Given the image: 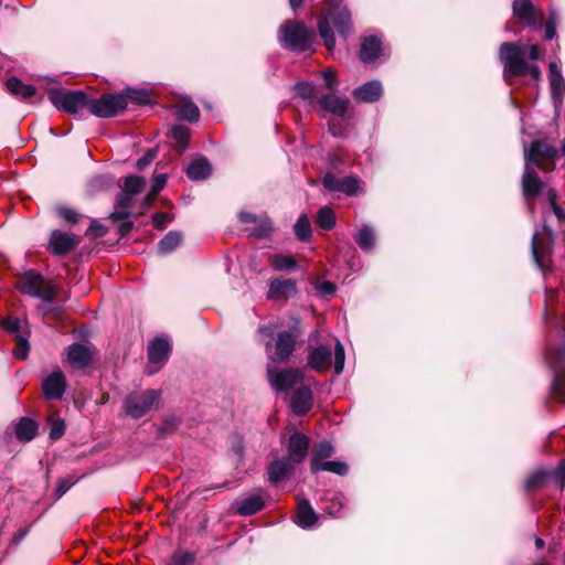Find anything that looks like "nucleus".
<instances>
[{
	"label": "nucleus",
	"instance_id": "nucleus-1",
	"mask_svg": "<svg viewBox=\"0 0 565 565\" xmlns=\"http://www.w3.org/2000/svg\"><path fill=\"white\" fill-rule=\"evenodd\" d=\"M332 25L338 34L347 40L353 33L351 12L342 0H329L328 7L318 18V32L326 47L332 51L335 46V36Z\"/></svg>",
	"mask_w": 565,
	"mask_h": 565
},
{
	"label": "nucleus",
	"instance_id": "nucleus-2",
	"mask_svg": "<svg viewBox=\"0 0 565 565\" xmlns=\"http://www.w3.org/2000/svg\"><path fill=\"white\" fill-rule=\"evenodd\" d=\"M522 49L518 43L504 42L499 50V58L503 64V77L507 84L511 85L518 76L530 75L533 81H539L541 71L539 66L529 64L522 57Z\"/></svg>",
	"mask_w": 565,
	"mask_h": 565
},
{
	"label": "nucleus",
	"instance_id": "nucleus-3",
	"mask_svg": "<svg viewBox=\"0 0 565 565\" xmlns=\"http://www.w3.org/2000/svg\"><path fill=\"white\" fill-rule=\"evenodd\" d=\"M315 36V31L298 20H286L278 30L280 45L297 53L311 50Z\"/></svg>",
	"mask_w": 565,
	"mask_h": 565
},
{
	"label": "nucleus",
	"instance_id": "nucleus-4",
	"mask_svg": "<svg viewBox=\"0 0 565 565\" xmlns=\"http://www.w3.org/2000/svg\"><path fill=\"white\" fill-rule=\"evenodd\" d=\"M524 164L535 169L551 171L559 157L558 150L543 139H534L530 145L523 142Z\"/></svg>",
	"mask_w": 565,
	"mask_h": 565
},
{
	"label": "nucleus",
	"instance_id": "nucleus-5",
	"mask_svg": "<svg viewBox=\"0 0 565 565\" xmlns=\"http://www.w3.org/2000/svg\"><path fill=\"white\" fill-rule=\"evenodd\" d=\"M17 288L24 295L41 299L45 303H53L55 300V288L35 270L24 273L18 280Z\"/></svg>",
	"mask_w": 565,
	"mask_h": 565
},
{
	"label": "nucleus",
	"instance_id": "nucleus-6",
	"mask_svg": "<svg viewBox=\"0 0 565 565\" xmlns=\"http://www.w3.org/2000/svg\"><path fill=\"white\" fill-rule=\"evenodd\" d=\"M50 102L58 109L76 116L82 109L89 110L90 98L83 90H67L63 88H51L49 90Z\"/></svg>",
	"mask_w": 565,
	"mask_h": 565
},
{
	"label": "nucleus",
	"instance_id": "nucleus-7",
	"mask_svg": "<svg viewBox=\"0 0 565 565\" xmlns=\"http://www.w3.org/2000/svg\"><path fill=\"white\" fill-rule=\"evenodd\" d=\"M160 390L132 392L124 399L125 413L134 419H139L160 402Z\"/></svg>",
	"mask_w": 565,
	"mask_h": 565
},
{
	"label": "nucleus",
	"instance_id": "nucleus-8",
	"mask_svg": "<svg viewBox=\"0 0 565 565\" xmlns=\"http://www.w3.org/2000/svg\"><path fill=\"white\" fill-rule=\"evenodd\" d=\"M127 108V96L120 94H103L90 98L89 113L98 118H113Z\"/></svg>",
	"mask_w": 565,
	"mask_h": 565
},
{
	"label": "nucleus",
	"instance_id": "nucleus-9",
	"mask_svg": "<svg viewBox=\"0 0 565 565\" xmlns=\"http://www.w3.org/2000/svg\"><path fill=\"white\" fill-rule=\"evenodd\" d=\"M522 195L526 202V209L530 214H534V203L533 199L545 194L547 189L551 186L547 185L537 174V169L532 166L524 164V171L521 180Z\"/></svg>",
	"mask_w": 565,
	"mask_h": 565
},
{
	"label": "nucleus",
	"instance_id": "nucleus-10",
	"mask_svg": "<svg viewBox=\"0 0 565 565\" xmlns=\"http://www.w3.org/2000/svg\"><path fill=\"white\" fill-rule=\"evenodd\" d=\"M267 379L270 386L279 393L297 388L303 381V376L298 370L279 369L274 365L267 366Z\"/></svg>",
	"mask_w": 565,
	"mask_h": 565
},
{
	"label": "nucleus",
	"instance_id": "nucleus-11",
	"mask_svg": "<svg viewBox=\"0 0 565 565\" xmlns=\"http://www.w3.org/2000/svg\"><path fill=\"white\" fill-rule=\"evenodd\" d=\"M548 364L553 372L551 392L554 397L565 403V347L557 349L548 358Z\"/></svg>",
	"mask_w": 565,
	"mask_h": 565
},
{
	"label": "nucleus",
	"instance_id": "nucleus-12",
	"mask_svg": "<svg viewBox=\"0 0 565 565\" xmlns=\"http://www.w3.org/2000/svg\"><path fill=\"white\" fill-rule=\"evenodd\" d=\"M361 180L354 175L337 178L333 173L328 172L322 178V185L331 192H341L349 196H355L361 190Z\"/></svg>",
	"mask_w": 565,
	"mask_h": 565
},
{
	"label": "nucleus",
	"instance_id": "nucleus-13",
	"mask_svg": "<svg viewBox=\"0 0 565 565\" xmlns=\"http://www.w3.org/2000/svg\"><path fill=\"white\" fill-rule=\"evenodd\" d=\"M296 338L297 335L291 331L278 332L273 341V349L270 352H266L268 359L274 363L287 361L295 351Z\"/></svg>",
	"mask_w": 565,
	"mask_h": 565
},
{
	"label": "nucleus",
	"instance_id": "nucleus-14",
	"mask_svg": "<svg viewBox=\"0 0 565 565\" xmlns=\"http://www.w3.org/2000/svg\"><path fill=\"white\" fill-rule=\"evenodd\" d=\"M238 220L244 224L250 225L245 230L252 237L266 238L271 235L273 222L267 215H256L250 212L241 211L238 213Z\"/></svg>",
	"mask_w": 565,
	"mask_h": 565
},
{
	"label": "nucleus",
	"instance_id": "nucleus-15",
	"mask_svg": "<svg viewBox=\"0 0 565 565\" xmlns=\"http://www.w3.org/2000/svg\"><path fill=\"white\" fill-rule=\"evenodd\" d=\"M550 94L555 109L564 102L565 96V78L555 62L548 65Z\"/></svg>",
	"mask_w": 565,
	"mask_h": 565
},
{
	"label": "nucleus",
	"instance_id": "nucleus-16",
	"mask_svg": "<svg viewBox=\"0 0 565 565\" xmlns=\"http://www.w3.org/2000/svg\"><path fill=\"white\" fill-rule=\"evenodd\" d=\"M298 292L297 281L291 278H275L269 284L267 298L271 300H288Z\"/></svg>",
	"mask_w": 565,
	"mask_h": 565
},
{
	"label": "nucleus",
	"instance_id": "nucleus-17",
	"mask_svg": "<svg viewBox=\"0 0 565 565\" xmlns=\"http://www.w3.org/2000/svg\"><path fill=\"white\" fill-rule=\"evenodd\" d=\"M309 446L310 440L305 434L299 431L291 434L287 445L288 456L286 458L294 463H301L307 457Z\"/></svg>",
	"mask_w": 565,
	"mask_h": 565
},
{
	"label": "nucleus",
	"instance_id": "nucleus-18",
	"mask_svg": "<svg viewBox=\"0 0 565 565\" xmlns=\"http://www.w3.org/2000/svg\"><path fill=\"white\" fill-rule=\"evenodd\" d=\"M78 244V239L74 234L52 231L49 239V248L54 255H65Z\"/></svg>",
	"mask_w": 565,
	"mask_h": 565
},
{
	"label": "nucleus",
	"instance_id": "nucleus-19",
	"mask_svg": "<svg viewBox=\"0 0 565 565\" xmlns=\"http://www.w3.org/2000/svg\"><path fill=\"white\" fill-rule=\"evenodd\" d=\"M352 96L359 103H376L383 96V85L377 79L365 82L353 89Z\"/></svg>",
	"mask_w": 565,
	"mask_h": 565
},
{
	"label": "nucleus",
	"instance_id": "nucleus-20",
	"mask_svg": "<svg viewBox=\"0 0 565 565\" xmlns=\"http://www.w3.org/2000/svg\"><path fill=\"white\" fill-rule=\"evenodd\" d=\"M66 377L61 371H54L42 383L43 394L50 399H60L66 390Z\"/></svg>",
	"mask_w": 565,
	"mask_h": 565
},
{
	"label": "nucleus",
	"instance_id": "nucleus-21",
	"mask_svg": "<svg viewBox=\"0 0 565 565\" xmlns=\"http://www.w3.org/2000/svg\"><path fill=\"white\" fill-rule=\"evenodd\" d=\"M383 52L382 40L376 35L363 36L361 40L359 57L364 64L375 62Z\"/></svg>",
	"mask_w": 565,
	"mask_h": 565
},
{
	"label": "nucleus",
	"instance_id": "nucleus-22",
	"mask_svg": "<svg viewBox=\"0 0 565 565\" xmlns=\"http://www.w3.org/2000/svg\"><path fill=\"white\" fill-rule=\"evenodd\" d=\"M313 395L309 386L302 383L296 388L291 396L290 406L298 416L306 415L312 407Z\"/></svg>",
	"mask_w": 565,
	"mask_h": 565
},
{
	"label": "nucleus",
	"instance_id": "nucleus-23",
	"mask_svg": "<svg viewBox=\"0 0 565 565\" xmlns=\"http://www.w3.org/2000/svg\"><path fill=\"white\" fill-rule=\"evenodd\" d=\"M66 361L73 369L83 370L90 363L92 352L85 344L72 343L66 350Z\"/></svg>",
	"mask_w": 565,
	"mask_h": 565
},
{
	"label": "nucleus",
	"instance_id": "nucleus-24",
	"mask_svg": "<svg viewBox=\"0 0 565 565\" xmlns=\"http://www.w3.org/2000/svg\"><path fill=\"white\" fill-rule=\"evenodd\" d=\"M319 107L337 117H343L349 109V99L334 94H324L318 99Z\"/></svg>",
	"mask_w": 565,
	"mask_h": 565
},
{
	"label": "nucleus",
	"instance_id": "nucleus-25",
	"mask_svg": "<svg viewBox=\"0 0 565 565\" xmlns=\"http://www.w3.org/2000/svg\"><path fill=\"white\" fill-rule=\"evenodd\" d=\"M171 352V343L169 338L156 337L148 344V359L151 363H164Z\"/></svg>",
	"mask_w": 565,
	"mask_h": 565
},
{
	"label": "nucleus",
	"instance_id": "nucleus-26",
	"mask_svg": "<svg viewBox=\"0 0 565 565\" xmlns=\"http://www.w3.org/2000/svg\"><path fill=\"white\" fill-rule=\"evenodd\" d=\"M513 14L527 26L537 24V13L531 0H513Z\"/></svg>",
	"mask_w": 565,
	"mask_h": 565
},
{
	"label": "nucleus",
	"instance_id": "nucleus-27",
	"mask_svg": "<svg viewBox=\"0 0 565 565\" xmlns=\"http://www.w3.org/2000/svg\"><path fill=\"white\" fill-rule=\"evenodd\" d=\"M332 351L328 345L313 348L308 355V365L315 371L328 370L331 362Z\"/></svg>",
	"mask_w": 565,
	"mask_h": 565
},
{
	"label": "nucleus",
	"instance_id": "nucleus-28",
	"mask_svg": "<svg viewBox=\"0 0 565 565\" xmlns=\"http://www.w3.org/2000/svg\"><path fill=\"white\" fill-rule=\"evenodd\" d=\"M286 457L275 459L267 469L268 480L270 483L277 484L279 481L287 479L292 473V466Z\"/></svg>",
	"mask_w": 565,
	"mask_h": 565
},
{
	"label": "nucleus",
	"instance_id": "nucleus-29",
	"mask_svg": "<svg viewBox=\"0 0 565 565\" xmlns=\"http://www.w3.org/2000/svg\"><path fill=\"white\" fill-rule=\"evenodd\" d=\"M317 521H318V515L313 511L309 501L308 500L299 501L297 514L295 516L296 524L303 530H309V529L313 527V525L317 523Z\"/></svg>",
	"mask_w": 565,
	"mask_h": 565
},
{
	"label": "nucleus",
	"instance_id": "nucleus-30",
	"mask_svg": "<svg viewBox=\"0 0 565 565\" xmlns=\"http://www.w3.org/2000/svg\"><path fill=\"white\" fill-rule=\"evenodd\" d=\"M185 173L192 181H202L211 175L212 166L206 158L199 157L190 162Z\"/></svg>",
	"mask_w": 565,
	"mask_h": 565
},
{
	"label": "nucleus",
	"instance_id": "nucleus-31",
	"mask_svg": "<svg viewBox=\"0 0 565 565\" xmlns=\"http://www.w3.org/2000/svg\"><path fill=\"white\" fill-rule=\"evenodd\" d=\"M334 454V447L328 440H322L313 449L310 458V469L313 473L319 472V466Z\"/></svg>",
	"mask_w": 565,
	"mask_h": 565
},
{
	"label": "nucleus",
	"instance_id": "nucleus-32",
	"mask_svg": "<svg viewBox=\"0 0 565 565\" xmlns=\"http://www.w3.org/2000/svg\"><path fill=\"white\" fill-rule=\"evenodd\" d=\"M265 507V501L259 493H253L238 503L236 512L242 516H249L259 511Z\"/></svg>",
	"mask_w": 565,
	"mask_h": 565
},
{
	"label": "nucleus",
	"instance_id": "nucleus-33",
	"mask_svg": "<svg viewBox=\"0 0 565 565\" xmlns=\"http://www.w3.org/2000/svg\"><path fill=\"white\" fill-rule=\"evenodd\" d=\"M363 252H370L375 245V233L371 225L363 224L353 235Z\"/></svg>",
	"mask_w": 565,
	"mask_h": 565
},
{
	"label": "nucleus",
	"instance_id": "nucleus-34",
	"mask_svg": "<svg viewBox=\"0 0 565 565\" xmlns=\"http://www.w3.org/2000/svg\"><path fill=\"white\" fill-rule=\"evenodd\" d=\"M6 86L10 94L22 99L31 98L35 94V87L33 85L24 84L17 77L9 78Z\"/></svg>",
	"mask_w": 565,
	"mask_h": 565
},
{
	"label": "nucleus",
	"instance_id": "nucleus-35",
	"mask_svg": "<svg viewBox=\"0 0 565 565\" xmlns=\"http://www.w3.org/2000/svg\"><path fill=\"white\" fill-rule=\"evenodd\" d=\"M38 427L35 420L23 417L15 427V436L21 441H30L36 436Z\"/></svg>",
	"mask_w": 565,
	"mask_h": 565
},
{
	"label": "nucleus",
	"instance_id": "nucleus-36",
	"mask_svg": "<svg viewBox=\"0 0 565 565\" xmlns=\"http://www.w3.org/2000/svg\"><path fill=\"white\" fill-rule=\"evenodd\" d=\"M182 241V234L178 231H170L158 243V252L168 255L175 250Z\"/></svg>",
	"mask_w": 565,
	"mask_h": 565
},
{
	"label": "nucleus",
	"instance_id": "nucleus-37",
	"mask_svg": "<svg viewBox=\"0 0 565 565\" xmlns=\"http://www.w3.org/2000/svg\"><path fill=\"white\" fill-rule=\"evenodd\" d=\"M277 324L269 322L267 324H260L257 328L256 334L257 340L264 344L266 352H270L273 349V340L275 338Z\"/></svg>",
	"mask_w": 565,
	"mask_h": 565
},
{
	"label": "nucleus",
	"instance_id": "nucleus-38",
	"mask_svg": "<svg viewBox=\"0 0 565 565\" xmlns=\"http://www.w3.org/2000/svg\"><path fill=\"white\" fill-rule=\"evenodd\" d=\"M294 232L296 237L300 242H308L312 236L311 225L308 216L301 214L294 225Z\"/></svg>",
	"mask_w": 565,
	"mask_h": 565
},
{
	"label": "nucleus",
	"instance_id": "nucleus-39",
	"mask_svg": "<svg viewBox=\"0 0 565 565\" xmlns=\"http://www.w3.org/2000/svg\"><path fill=\"white\" fill-rule=\"evenodd\" d=\"M170 135L177 142L178 151L183 152L188 148L190 140L189 128L182 125H174L170 130Z\"/></svg>",
	"mask_w": 565,
	"mask_h": 565
},
{
	"label": "nucleus",
	"instance_id": "nucleus-40",
	"mask_svg": "<svg viewBox=\"0 0 565 565\" xmlns=\"http://www.w3.org/2000/svg\"><path fill=\"white\" fill-rule=\"evenodd\" d=\"M548 479V471L544 469H539L532 472L524 482V489L526 491H532L544 487Z\"/></svg>",
	"mask_w": 565,
	"mask_h": 565
},
{
	"label": "nucleus",
	"instance_id": "nucleus-41",
	"mask_svg": "<svg viewBox=\"0 0 565 565\" xmlns=\"http://www.w3.org/2000/svg\"><path fill=\"white\" fill-rule=\"evenodd\" d=\"M177 116L181 120L196 122L200 119V110L194 103L189 102L179 107Z\"/></svg>",
	"mask_w": 565,
	"mask_h": 565
},
{
	"label": "nucleus",
	"instance_id": "nucleus-42",
	"mask_svg": "<svg viewBox=\"0 0 565 565\" xmlns=\"http://www.w3.org/2000/svg\"><path fill=\"white\" fill-rule=\"evenodd\" d=\"M317 223L324 231L332 230L335 225V215L333 211L329 206L319 209L317 214Z\"/></svg>",
	"mask_w": 565,
	"mask_h": 565
},
{
	"label": "nucleus",
	"instance_id": "nucleus-43",
	"mask_svg": "<svg viewBox=\"0 0 565 565\" xmlns=\"http://www.w3.org/2000/svg\"><path fill=\"white\" fill-rule=\"evenodd\" d=\"M146 186V180L139 175H127L124 180V191L131 195H138Z\"/></svg>",
	"mask_w": 565,
	"mask_h": 565
},
{
	"label": "nucleus",
	"instance_id": "nucleus-44",
	"mask_svg": "<svg viewBox=\"0 0 565 565\" xmlns=\"http://www.w3.org/2000/svg\"><path fill=\"white\" fill-rule=\"evenodd\" d=\"M271 267L275 270H289L297 267V262L292 256L289 255H275L270 262Z\"/></svg>",
	"mask_w": 565,
	"mask_h": 565
},
{
	"label": "nucleus",
	"instance_id": "nucleus-45",
	"mask_svg": "<svg viewBox=\"0 0 565 565\" xmlns=\"http://www.w3.org/2000/svg\"><path fill=\"white\" fill-rule=\"evenodd\" d=\"M546 199H547L557 221L559 223H565V211L557 204L558 195H557V191L554 188L547 189Z\"/></svg>",
	"mask_w": 565,
	"mask_h": 565
},
{
	"label": "nucleus",
	"instance_id": "nucleus-46",
	"mask_svg": "<svg viewBox=\"0 0 565 565\" xmlns=\"http://www.w3.org/2000/svg\"><path fill=\"white\" fill-rule=\"evenodd\" d=\"M348 470V465L339 460H327L319 466V471H328L338 476H345Z\"/></svg>",
	"mask_w": 565,
	"mask_h": 565
},
{
	"label": "nucleus",
	"instance_id": "nucleus-47",
	"mask_svg": "<svg viewBox=\"0 0 565 565\" xmlns=\"http://www.w3.org/2000/svg\"><path fill=\"white\" fill-rule=\"evenodd\" d=\"M344 361H345L344 347L341 343V341L337 339L335 344H334V364H333L335 375H340L343 372Z\"/></svg>",
	"mask_w": 565,
	"mask_h": 565
},
{
	"label": "nucleus",
	"instance_id": "nucleus-48",
	"mask_svg": "<svg viewBox=\"0 0 565 565\" xmlns=\"http://www.w3.org/2000/svg\"><path fill=\"white\" fill-rule=\"evenodd\" d=\"M81 477L68 476L57 481V486L54 492L55 499H61L74 484L78 482Z\"/></svg>",
	"mask_w": 565,
	"mask_h": 565
},
{
	"label": "nucleus",
	"instance_id": "nucleus-49",
	"mask_svg": "<svg viewBox=\"0 0 565 565\" xmlns=\"http://www.w3.org/2000/svg\"><path fill=\"white\" fill-rule=\"evenodd\" d=\"M127 96V102L131 100L138 105H146L151 102V96L146 89H127L124 93Z\"/></svg>",
	"mask_w": 565,
	"mask_h": 565
},
{
	"label": "nucleus",
	"instance_id": "nucleus-50",
	"mask_svg": "<svg viewBox=\"0 0 565 565\" xmlns=\"http://www.w3.org/2000/svg\"><path fill=\"white\" fill-rule=\"evenodd\" d=\"M166 183H167V175L164 173L157 174L153 178L151 189L146 198L147 204L151 203V200L160 193V191L166 186Z\"/></svg>",
	"mask_w": 565,
	"mask_h": 565
},
{
	"label": "nucleus",
	"instance_id": "nucleus-51",
	"mask_svg": "<svg viewBox=\"0 0 565 565\" xmlns=\"http://www.w3.org/2000/svg\"><path fill=\"white\" fill-rule=\"evenodd\" d=\"M294 89L299 96L306 99H312L316 95L317 86L312 82H298Z\"/></svg>",
	"mask_w": 565,
	"mask_h": 565
},
{
	"label": "nucleus",
	"instance_id": "nucleus-52",
	"mask_svg": "<svg viewBox=\"0 0 565 565\" xmlns=\"http://www.w3.org/2000/svg\"><path fill=\"white\" fill-rule=\"evenodd\" d=\"M531 250H532V256H533V259L536 264V266L542 269L543 268V260H542V255H543V250L540 246V239H539V232L535 231L532 235V241H531Z\"/></svg>",
	"mask_w": 565,
	"mask_h": 565
},
{
	"label": "nucleus",
	"instance_id": "nucleus-53",
	"mask_svg": "<svg viewBox=\"0 0 565 565\" xmlns=\"http://www.w3.org/2000/svg\"><path fill=\"white\" fill-rule=\"evenodd\" d=\"M195 561L194 554L190 552L177 551L172 556L169 565H193Z\"/></svg>",
	"mask_w": 565,
	"mask_h": 565
},
{
	"label": "nucleus",
	"instance_id": "nucleus-54",
	"mask_svg": "<svg viewBox=\"0 0 565 565\" xmlns=\"http://www.w3.org/2000/svg\"><path fill=\"white\" fill-rule=\"evenodd\" d=\"M548 478H552L556 486L563 490L565 488V461H562L555 469L548 471Z\"/></svg>",
	"mask_w": 565,
	"mask_h": 565
},
{
	"label": "nucleus",
	"instance_id": "nucleus-55",
	"mask_svg": "<svg viewBox=\"0 0 565 565\" xmlns=\"http://www.w3.org/2000/svg\"><path fill=\"white\" fill-rule=\"evenodd\" d=\"M30 350L29 342L25 337L19 335L17 341V347L13 351V354L18 359H25L28 356Z\"/></svg>",
	"mask_w": 565,
	"mask_h": 565
},
{
	"label": "nucleus",
	"instance_id": "nucleus-56",
	"mask_svg": "<svg viewBox=\"0 0 565 565\" xmlns=\"http://www.w3.org/2000/svg\"><path fill=\"white\" fill-rule=\"evenodd\" d=\"M315 288L319 292V295L322 297L333 296L337 291V286L329 280L317 282L315 285Z\"/></svg>",
	"mask_w": 565,
	"mask_h": 565
},
{
	"label": "nucleus",
	"instance_id": "nucleus-57",
	"mask_svg": "<svg viewBox=\"0 0 565 565\" xmlns=\"http://www.w3.org/2000/svg\"><path fill=\"white\" fill-rule=\"evenodd\" d=\"M57 214L68 223H76L79 218V214L72 207L58 206L56 209Z\"/></svg>",
	"mask_w": 565,
	"mask_h": 565
},
{
	"label": "nucleus",
	"instance_id": "nucleus-58",
	"mask_svg": "<svg viewBox=\"0 0 565 565\" xmlns=\"http://www.w3.org/2000/svg\"><path fill=\"white\" fill-rule=\"evenodd\" d=\"M157 149L148 150L141 158L137 160L136 167L139 170L146 169L156 158Z\"/></svg>",
	"mask_w": 565,
	"mask_h": 565
},
{
	"label": "nucleus",
	"instance_id": "nucleus-59",
	"mask_svg": "<svg viewBox=\"0 0 565 565\" xmlns=\"http://www.w3.org/2000/svg\"><path fill=\"white\" fill-rule=\"evenodd\" d=\"M132 199L134 195L122 190L116 196V204L120 209H128L132 204Z\"/></svg>",
	"mask_w": 565,
	"mask_h": 565
},
{
	"label": "nucleus",
	"instance_id": "nucleus-60",
	"mask_svg": "<svg viewBox=\"0 0 565 565\" xmlns=\"http://www.w3.org/2000/svg\"><path fill=\"white\" fill-rule=\"evenodd\" d=\"M322 78L324 81L326 88L333 90L335 88V73L331 68H327L322 72Z\"/></svg>",
	"mask_w": 565,
	"mask_h": 565
},
{
	"label": "nucleus",
	"instance_id": "nucleus-61",
	"mask_svg": "<svg viewBox=\"0 0 565 565\" xmlns=\"http://www.w3.org/2000/svg\"><path fill=\"white\" fill-rule=\"evenodd\" d=\"M3 328L10 333L18 332L21 329V320L19 318L9 317L4 319Z\"/></svg>",
	"mask_w": 565,
	"mask_h": 565
},
{
	"label": "nucleus",
	"instance_id": "nucleus-62",
	"mask_svg": "<svg viewBox=\"0 0 565 565\" xmlns=\"http://www.w3.org/2000/svg\"><path fill=\"white\" fill-rule=\"evenodd\" d=\"M152 222L157 228L163 230L167 223L171 222V217L164 213H154L152 215Z\"/></svg>",
	"mask_w": 565,
	"mask_h": 565
},
{
	"label": "nucleus",
	"instance_id": "nucleus-63",
	"mask_svg": "<svg viewBox=\"0 0 565 565\" xmlns=\"http://www.w3.org/2000/svg\"><path fill=\"white\" fill-rule=\"evenodd\" d=\"M106 234V230L103 225L98 224L96 221L92 222L88 227L86 235H92L94 237H102Z\"/></svg>",
	"mask_w": 565,
	"mask_h": 565
},
{
	"label": "nucleus",
	"instance_id": "nucleus-64",
	"mask_svg": "<svg viewBox=\"0 0 565 565\" xmlns=\"http://www.w3.org/2000/svg\"><path fill=\"white\" fill-rule=\"evenodd\" d=\"M64 431H65L64 423L63 422H56L51 427L50 437L53 440L60 439L64 435Z\"/></svg>",
	"mask_w": 565,
	"mask_h": 565
}]
</instances>
